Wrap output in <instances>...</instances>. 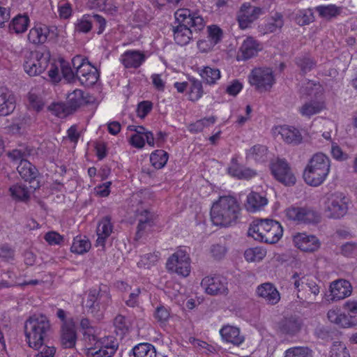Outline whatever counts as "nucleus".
<instances>
[{
    "mask_svg": "<svg viewBox=\"0 0 357 357\" xmlns=\"http://www.w3.org/2000/svg\"><path fill=\"white\" fill-rule=\"evenodd\" d=\"M51 331L48 318L43 314H33L24 324V332L29 346L40 351L34 357H54V347L43 346L44 341Z\"/></svg>",
    "mask_w": 357,
    "mask_h": 357,
    "instance_id": "obj_1",
    "label": "nucleus"
},
{
    "mask_svg": "<svg viewBox=\"0 0 357 357\" xmlns=\"http://www.w3.org/2000/svg\"><path fill=\"white\" fill-rule=\"evenodd\" d=\"M175 17L178 24L173 27L174 38L180 45L188 44L194 33H198L205 26L202 17L188 9L178 10L175 13Z\"/></svg>",
    "mask_w": 357,
    "mask_h": 357,
    "instance_id": "obj_2",
    "label": "nucleus"
},
{
    "mask_svg": "<svg viewBox=\"0 0 357 357\" xmlns=\"http://www.w3.org/2000/svg\"><path fill=\"white\" fill-rule=\"evenodd\" d=\"M240 211L239 204L234 197L231 196L220 197L211 208V221L218 226H231L236 223Z\"/></svg>",
    "mask_w": 357,
    "mask_h": 357,
    "instance_id": "obj_3",
    "label": "nucleus"
},
{
    "mask_svg": "<svg viewBox=\"0 0 357 357\" xmlns=\"http://www.w3.org/2000/svg\"><path fill=\"white\" fill-rule=\"evenodd\" d=\"M331 161L328 156L322 153L312 155L303 172L305 183L311 186H319L327 177L330 172Z\"/></svg>",
    "mask_w": 357,
    "mask_h": 357,
    "instance_id": "obj_4",
    "label": "nucleus"
},
{
    "mask_svg": "<svg viewBox=\"0 0 357 357\" xmlns=\"http://www.w3.org/2000/svg\"><path fill=\"white\" fill-rule=\"evenodd\" d=\"M35 149L29 146H20L19 149L8 152V156L13 161L20 160L17 170L26 181L33 182L38 175V171L26 158L35 153Z\"/></svg>",
    "mask_w": 357,
    "mask_h": 357,
    "instance_id": "obj_5",
    "label": "nucleus"
},
{
    "mask_svg": "<svg viewBox=\"0 0 357 357\" xmlns=\"http://www.w3.org/2000/svg\"><path fill=\"white\" fill-rule=\"evenodd\" d=\"M50 52L45 49L43 52H31L26 56L24 69L30 76L38 75L47 68L50 59Z\"/></svg>",
    "mask_w": 357,
    "mask_h": 357,
    "instance_id": "obj_6",
    "label": "nucleus"
},
{
    "mask_svg": "<svg viewBox=\"0 0 357 357\" xmlns=\"http://www.w3.org/2000/svg\"><path fill=\"white\" fill-rule=\"evenodd\" d=\"M190 258L185 250L178 249L167 259L166 268L169 272L187 277L190 273Z\"/></svg>",
    "mask_w": 357,
    "mask_h": 357,
    "instance_id": "obj_7",
    "label": "nucleus"
},
{
    "mask_svg": "<svg viewBox=\"0 0 357 357\" xmlns=\"http://www.w3.org/2000/svg\"><path fill=\"white\" fill-rule=\"evenodd\" d=\"M286 218L298 224H317L320 222L321 216L312 208L307 206H290L285 211Z\"/></svg>",
    "mask_w": 357,
    "mask_h": 357,
    "instance_id": "obj_8",
    "label": "nucleus"
},
{
    "mask_svg": "<svg viewBox=\"0 0 357 357\" xmlns=\"http://www.w3.org/2000/svg\"><path fill=\"white\" fill-rule=\"evenodd\" d=\"M119 347L117 340L112 337H104L95 343L94 347L87 349L86 355L91 357H112Z\"/></svg>",
    "mask_w": 357,
    "mask_h": 357,
    "instance_id": "obj_9",
    "label": "nucleus"
},
{
    "mask_svg": "<svg viewBox=\"0 0 357 357\" xmlns=\"http://www.w3.org/2000/svg\"><path fill=\"white\" fill-rule=\"evenodd\" d=\"M249 82L260 92L271 89L275 83L273 70L268 68H258L252 70Z\"/></svg>",
    "mask_w": 357,
    "mask_h": 357,
    "instance_id": "obj_10",
    "label": "nucleus"
},
{
    "mask_svg": "<svg viewBox=\"0 0 357 357\" xmlns=\"http://www.w3.org/2000/svg\"><path fill=\"white\" fill-rule=\"evenodd\" d=\"M271 171L274 178L286 186L293 185L296 183V177L288 162L283 159H278L271 165Z\"/></svg>",
    "mask_w": 357,
    "mask_h": 357,
    "instance_id": "obj_11",
    "label": "nucleus"
},
{
    "mask_svg": "<svg viewBox=\"0 0 357 357\" xmlns=\"http://www.w3.org/2000/svg\"><path fill=\"white\" fill-rule=\"evenodd\" d=\"M202 287L207 294L216 296L228 293L227 279L220 275L207 276L202 279Z\"/></svg>",
    "mask_w": 357,
    "mask_h": 357,
    "instance_id": "obj_12",
    "label": "nucleus"
},
{
    "mask_svg": "<svg viewBox=\"0 0 357 357\" xmlns=\"http://www.w3.org/2000/svg\"><path fill=\"white\" fill-rule=\"evenodd\" d=\"M263 13L261 8L252 6L250 3H243L237 15L240 28L245 29L249 27Z\"/></svg>",
    "mask_w": 357,
    "mask_h": 357,
    "instance_id": "obj_13",
    "label": "nucleus"
},
{
    "mask_svg": "<svg viewBox=\"0 0 357 357\" xmlns=\"http://www.w3.org/2000/svg\"><path fill=\"white\" fill-rule=\"evenodd\" d=\"M327 216L330 218L340 219L344 217L348 211V206L344 197L337 195H331L326 203Z\"/></svg>",
    "mask_w": 357,
    "mask_h": 357,
    "instance_id": "obj_14",
    "label": "nucleus"
},
{
    "mask_svg": "<svg viewBox=\"0 0 357 357\" xmlns=\"http://www.w3.org/2000/svg\"><path fill=\"white\" fill-rule=\"evenodd\" d=\"M293 241L296 247L306 252L317 251L321 245L317 236L305 233H298L294 236Z\"/></svg>",
    "mask_w": 357,
    "mask_h": 357,
    "instance_id": "obj_15",
    "label": "nucleus"
},
{
    "mask_svg": "<svg viewBox=\"0 0 357 357\" xmlns=\"http://www.w3.org/2000/svg\"><path fill=\"white\" fill-rule=\"evenodd\" d=\"M256 294L269 305H275L280 300L279 291L271 282H264L259 285L256 289Z\"/></svg>",
    "mask_w": 357,
    "mask_h": 357,
    "instance_id": "obj_16",
    "label": "nucleus"
},
{
    "mask_svg": "<svg viewBox=\"0 0 357 357\" xmlns=\"http://www.w3.org/2000/svg\"><path fill=\"white\" fill-rule=\"evenodd\" d=\"M76 77L80 84L86 87L93 86L99 78V73L98 70L90 63L84 65L82 69L78 70L76 73Z\"/></svg>",
    "mask_w": 357,
    "mask_h": 357,
    "instance_id": "obj_17",
    "label": "nucleus"
},
{
    "mask_svg": "<svg viewBox=\"0 0 357 357\" xmlns=\"http://www.w3.org/2000/svg\"><path fill=\"white\" fill-rule=\"evenodd\" d=\"M109 297L106 291H101L98 289H91L89 291L88 298L86 302V307L93 310H98L100 306H105L107 304Z\"/></svg>",
    "mask_w": 357,
    "mask_h": 357,
    "instance_id": "obj_18",
    "label": "nucleus"
},
{
    "mask_svg": "<svg viewBox=\"0 0 357 357\" xmlns=\"http://www.w3.org/2000/svg\"><path fill=\"white\" fill-rule=\"evenodd\" d=\"M303 322L300 317L291 316L284 317L278 323V328L282 333L294 335L298 333Z\"/></svg>",
    "mask_w": 357,
    "mask_h": 357,
    "instance_id": "obj_19",
    "label": "nucleus"
},
{
    "mask_svg": "<svg viewBox=\"0 0 357 357\" xmlns=\"http://www.w3.org/2000/svg\"><path fill=\"white\" fill-rule=\"evenodd\" d=\"M15 108V99L7 88H0V116L11 114Z\"/></svg>",
    "mask_w": 357,
    "mask_h": 357,
    "instance_id": "obj_20",
    "label": "nucleus"
},
{
    "mask_svg": "<svg viewBox=\"0 0 357 357\" xmlns=\"http://www.w3.org/2000/svg\"><path fill=\"white\" fill-rule=\"evenodd\" d=\"M77 333L73 322L64 323L61 326V344L65 349H72L75 346Z\"/></svg>",
    "mask_w": 357,
    "mask_h": 357,
    "instance_id": "obj_21",
    "label": "nucleus"
},
{
    "mask_svg": "<svg viewBox=\"0 0 357 357\" xmlns=\"http://www.w3.org/2000/svg\"><path fill=\"white\" fill-rule=\"evenodd\" d=\"M333 300H341L351 294V285L346 280H337L331 283L330 286Z\"/></svg>",
    "mask_w": 357,
    "mask_h": 357,
    "instance_id": "obj_22",
    "label": "nucleus"
},
{
    "mask_svg": "<svg viewBox=\"0 0 357 357\" xmlns=\"http://www.w3.org/2000/svg\"><path fill=\"white\" fill-rule=\"evenodd\" d=\"M260 50L259 43L253 38L248 37L240 47L238 59L248 60L255 56Z\"/></svg>",
    "mask_w": 357,
    "mask_h": 357,
    "instance_id": "obj_23",
    "label": "nucleus"
},
{
    "mask_svg": "<svg viewBox=\"0 0 357 357\" xmlns=\"http://www.w3.org/2000/svg\"><path fill=\"white\" fill-rule=\"evenodd\" d=\"M146 56L144 54L137 50L126 51L121 56V62L126 68H139L145 61Z\"/></svg>",
    "mask_w": 357,
    "mask_h": 357,
    "instance_id": "obj_24",
    "label": "nucleus"
},
{
    "mask_svg": "<svg viewBox=\"0 0 357 357\" xmlns=\"http://www.w3.org/2000/svg\"><path fill=\"white\" fill-rule=\"evenodd\" d=\"M220 333L222 339L227 342L238 346L244 341V337L240 334L239 328L226 326L221 328Z\"/></svg>",
    "mask_w": 357,
    "mask_h": 357,
    "instance_id": "obj_25",
    "label": "nucleus"
},
{
    "mask_svg": "<svg viewBox=\"0 0 357 357\" xmlns=\"http://www.w3.org/2000/svg\"><path fill=\"white\" fill-rule=\"evenodd\" d=\"M268 199L260 194L252 192L247 197L245 207L248 211L255 212L266 205Z\"/></svg>",
    "mask_w": 357,
    "mask_h": 357,
    "instance_id": "obj_26",
    "label": "nucleus"
},
{
    "mask_svg": "<svg viewBox=\"0 0 357 357\" xmlns=\"http://www.w3.org/2000/svg\"><path fill=\"white\" fill-rule=\"evenodd\" d=\"M89 102L86 98L84 96V92L80 89H75L70 93L67 96L66 105L71 111L76 110L84 104Z\"/></svg>",
    "mask_w": 357,
    "mask_h": 357,
    "instance_id": "obj_27",
    "label": "nucleus"
},
{
    "mask_svg": "<svg viewBox=\"0 0 357 357\" xmlns=\"http://www.w3.org/2000/svg\"><path fill=\"white\" fill-rule=\"evenodd\" d=\"M280 133L283 139L288 144H298L302 140L300 132L295 128L282 126L280 128Z\"/></svg>",
    "mask_w": 357,
    "mask_h": 357,
    "instance_id": "obj_28",
    "label": "nucleus"
},
{
    "mask_svg": "<svg viewBox=\"0 0 357 357\" xmlns=\"http://www.w3.org/2000/svg\"><path fill=\"white\" fill-rule=\"evenodd\" d=\"M48 33V29L46 26L33 27L29 31L28 40L33 44H43L47 40Z\"/></svg>",
    "mask_w": 357,
    "mask_h": 357,
    "instance_id": "obj_29",
    "label": "nucleus"
},
{
    "mask_svg": "<svg viewBox=\"0 0 357 357\" xmlns=\"http://www.w3.org/2000/svg\"><path fill=\"white\" fill-rule=\"evenodd\" d=\"M131 352L135 357H156V350L149 343L139 344L134 347Z\"/></svg>",
    "mask_w": 357,
    "mask_h": 357,
    "instance_id": "obj_30",
    "label": "nucleus"
},
{
    "mask_svg": "<svg viewBox=\"0 0 357 357\" xmlns=\"http://www.w3.org/2000/svg\"><path fill=\"white\" fill-rule=\"evenodd\" d=\"M267 233L260 220L254 221L250 225L248 232V236H252L255 240L264 243Z\"/></svg>",
    "mask_w": 357,
    "mask_h": 357,
    "instance_id": "obj_31",
    "label": "nucleus"
},
{
    "mask_svg": "<svg viewBox=\"0 0 357 357\" xmlns=\"http://www.w3.org/2000/svg\"><path fill=\"white\" fill-rule=\"evenodd\" d=\"M168 153L162 149H158L153 152L150 155L151 165L158 169H162L166 165L168 160Z\"/></svg>",
    "mask_w": 357,
    "mask_h": 357,
    "instance_id": "obj_32",
    "label": "nucleus"
},
{
    "mask_svg": "<svg viewBox=\"0 0 357 357\" xmlns=\"http://www.w3.org/2000/svg\"><path fill=\"white\" fill-rule=\"evenodd\" d=\"M10 192L13 198L22 202H27L30 198V192L28 187L22 184H16L10 188Z\"/></svg>",
    "mask_w": 357,
    "mask_h": 357,
    "instance_id": "obj_33",
    "label": "nucleus"
},
{
    "mask_svg": "<svg viewBox=\"0 0 357 357\" xmlns=\"http://www.w3.org/2000/svg\"><path fill=\"white\" fill-rule=\"evenodd\" d=\"M29 19L26 15H19L16 16L9 26L10 31H14L16 33H24L28 27Z\"/></svg>",
    "mask_w": 357,
    "mask_h": 357,
    "instance_id": "obj_34",
    "label": "nucleus"
},
{
    "mask_svg": "<svg viewBox=\"0 0 357 357\" xmlns=\"http://www.w3.org/2000/svg\"><path fill=\"white\" fill-rule=\"evenodd\" d=\"M283 25V15L280 13H275L271 16V21L265 24L264 33H273L280 29Z\"/></svg>",
    "mask_w": 357,
    "mask_h": 357,
    "instance_id": "obj_35",
    "label": "nucleus"
},
{
    "mask_svg": "<svg viewBox=\"0 0 357 357\" xmlns=\"http://www.w3.org/2000/svg\"><path fill=\"white\" fill-rule=\"evenodd\" d=\"M267 149L263 145H255L248 152L247 158L257 162H264L266 160Z\"/></svg>",
    "mask_w": 357,
    "mask_h": 357,
    "instance_id": "obj_36",
    "label": "nucleus"
},
{
    "mask_svg": "<svg viewBox=\"0 0 357 357\" xmlns=\"http://www.w3.org/2000/svg\"><path fill=\"white\" fill-rule=\"evenodd\" d=\"M200 75L207 84H213L220 78V72L218 68L206 66L201 70Z\"/></svg>",
    "mask_w": 357,
    "mask_h": 357,
    "instance_id": "obj_37",
    "label": "nucleus"
},
{
    "mask_svg": "<svg viewBox=\"0 0 357 357\" xmlns=\"http://www.w3.org/2000/svg\"><path fill=\"white\" fill-rule=\"evenodd\" d=\"M324 108L323 103L309 102L304 104L299 109L303 116H310L320 112Z\"/></svg>",
    "mask_w": 357,
    "mask_h": 357,
    "instance_id": "obj_38",
    "label": "nucleus"
},
{
    "mask_svg": "<svg viewBox=\"0 0 357 357\" xmlns=\"http://www.w3.org/2000/svg\"><path fill=\"white\" fill-rule=\"evenodd\" d=\"M282 233L283 229L281 225L276 221L275 223H273L272 228L266 234L265 243L271 244L277 243L281 238Z\"/></svg>",
    "mask_w": 357,
    "mask_h": 357,
    "instance_id": "obj_39",
    "label": "nucleus"
},
{
    "mask_svg": "<svg viewBox=\"0 0 357 357\" xmlns=\"http://www.w3.org/2000/svg\"><path fill=\"white\" fill-rule=\"evenodd\" d=\"M90 248L91 243L88 239H82L77 236L74 238L70 250L73 252L82 255L88 252Z\"/></svg>",
    "mask_w": 357,
    "mask_h": 357,
    "instance_id": "obj_40",
    "label": "nucleus"
},
{
    "mask_svg": "<svg viewBox=\"0 0 357 357\" xmlns=\"http://www.w3.org/2000/svg\"><path fill=\"white\" fill-rule=\"evenodd\" d=\"M314 20V16L311 9L301 10L296 14L295 21L300 26L309 24Z\"/></svg>",
    "mask_w": 357,
    "mask_h": 357,
    "instance_id": "obj_41",
    "label": "nucleus"
},
{
    "mask_svg": "<svg viewBox=\"0 0 357 357\" xmlns=\"http://www.w3.org/2000/svg\"><path fill=\"white\" fill-rule=\"evenodd\" d=\"M111 220L112 219L109 215L103 217L98 223L96 231L97 234L109 236L113 230V225Z\"/></svg>",
    "mask_w": 357,
    "mask_h": 357,
    "instance_id": "obj_42",
    "label": "nucleus"
},
{
    "mask_svg": "<svg viewBox=\"0 0 357 357\" xmlns=\"http://www.w3.org/2000/svg\"><path fill=\"white\" fill-rule=\"evenodd\" d=\"M284 357H312V351L305 347H295L287 349Z\"/></svg>",
    "mask_w": 357,
    "mask_h": 357,
    "instance_id": "obj_43",
    "label": "nucleus"
},
{
    "mask_svg": "<svg viewBox=\"0 0 357 357\" xmlns=\"http://www.w3.org/2000/svg\"><path fill=\"white\" fill-rule=\"evenodd\" d=\"M27 98L29 108H31L37 112L40 111L43 108L44 102L42 98L36 93H35L33 90H31L29 92Z\"/></svg>",
    "mask_w": 357,
    "mask_h": 357,
    "instance_id": "obj_44",
    "label": "nucleus"
},
{
    "mask_svg": "<svg viewBox=\"0 0 357 357\" xmlns=\"http://www.w3.org/2000/svg\"><path fill=\"white\" fill-rule=\"evenodd\" d=\"M266 251L259 248H250L245 251L244 256L248 261L261 260L266 256Z\"/></svg>",
    "mask_w": 357,
    "mask_h": 357,
    "instance_id": "obj_45",
    "label": "nucleus"
},
{
    "mask_svg": "<svg viewBox=\"0 0 357 357\" xmlns=\"http://www.w3.org/2000/svg\"><path fill=\"white\" fill-rule=\"evenodd\" d=\"M296 63L303 73L310 71L316 65L315 61L307 56L296 58Z\"/></svg>",
    "mask_w": 357,
    "mask_h": 357,
    "instance_id": "obj_46",
    "label": "nucleus"
},
{
    "mask_svg": "<svg viewBox=\"0 0 357 357\" xmlns=\"http://www.w3.org/2000/svg\"><path fill=\"white\" fill-rule=\"evenodd\" d=\"M159 257V252L146 254L142 257L140 261L137 263L138 266L149 268L156 264Z\"/></svg>",
    "mask_w": 357,
    "mask_h": 357,
    "instance_id": "obj_47",
    "label": "nucleus"
},
{
    "mask_svg": "<svg viewBox=\"0 0 357 357\" xmlns=\"http://www.w3.org/2000/svg\"><path fill=\"white\" fill-rule=\"evenodd\" d=\"M191 86L190 88L189 97L192 101L197 100L199 99L203 93L202 84L199 80L192 79H190Z\"/></svg>",
    "mask_w": 357,
    "mask_h": 357,
    "instance_id": "obj_48",
    "label": "nucleus"
},
{
    "mask_svg": "<svg viewBox=\"0 0 357 357\" xmlns=\"http://www.w3.org/2000/svg\"><path fill=\"white\" fill-rule=\"evenodd\" d=\"M329 357H350V354L343 343L334 342L331 347Z\"/></svg>",
    "mask_w": 357,
    "mask_h": 357,
    "instance_id": "obj_49",
    "label": "nucleus"
},
{
    "mask_svg": "<svg viewBox=\"0 0 357 357\" xmlns=\"http://www.w3.org/2000/svg\"><path fill=\"white\" fill-rule=\"evenodd\" d=\"M215 121V119L214 116L200 119L194 123H191L189 126V130L191 132H201L204 128V127L208 126L209 124H213Z\"/></svg>",
    "mask_w": 357,
    "mask_h": 357,
    "instance_id": "obj_50",
    "label": "nucleus"
},
{
    "mask_svg": "<svg viewBox=\"0 0 357 357\" xmlns=\"http://www.w3.org/2000/svg\"><path fill=\"white\" fill-rule=\"evenodd\" d=\"M91 15H84L80 20H77L75 24V30L78 32L88 33L92 28Z\"/></svg>",
    "mask_w": 357,
    "mask_h": 357,
    "instance_id": "obj_51",
    "label": "nucleus"
},
{
    "mask_svg": "<svg viewBox=\"0 0 357 357\" xmlns=\"http://www.w3.org/2000/svg\"><path fill=\"white\" fill-rule=\"evenodd\" d=\"M61 70L63 77L69 83H73L77 78L76 77V73H74L71 67L64 61L61 63Z\"/></svg>",
    "mask_w": 357,
    "mask_h": 357,
    "instance_id": "obj_52",
    "label": "nucleus"
},
{
    "mask_svg": "<svg viewBox=\"0 0 357 357\" xmlns=\"http://www.w3.org/2000/svg\"><path fill=\"white\" fill-rule=\"evenodd\" d=\"M114 325L116 328V333H119L117 330L119 331L120 335H124L128 331V322L126 321V317L121 314L117 315L115 317L114 320Z\"/></svg>",
    "mask_w": 357,
    "mask_h": 357,
    "instance_id": "obj_53",
    "label": "nucleus"
},
{
    "mask_svg": "<svg viewBox=\"0 0 357 357\" xmlns=\"http://www.w3.org/2000/svg\"><path fill=\"white\" fill-rule=\"evenodd\" d=\"M153 103L148 100H144L138 103L137 114L141 119H144L152 109Z\"/></svg>",
    "mask_w": 357,
    "mask_h": 357,
    "instance_id": "obj_54",
    "label": "nucleus"
},
{
    "mask_svg": "<svg viewBox=\"0 0 357 357\" xmlns=\"http://www.w3.org/2000/svg\"><path fill=\"white\" fill-rule=\"evenodd\" d=\"M316 9L319 15L324 17H331L335 16L338 13L337 8L334 5H329L327 6H317Z\"/></svg>",
    "mask_w": 357,
    "mask_h": 357,
    "instance_id": "obj_55",
    "label": "nucleus"
},
{
    "mask_svg": "<svg viewBox=\"0 0 357 357\" xmlns=\"http://www.w3.org/2000/svg\"><path fill=\"white\" fill-rule=\"evenodd\" d=\"M222 31L217 26L208 27V37L211 38V43L213 45L218 43L222 38Z\"/></svg>",
    "mask_w": 357,
    "mask_h": 357,
    "instance_id": "obj_56",
    "label": "nucleus"
},
{
    "mask_svg": "<svg viewBox=\"0 0 357 357\" xmlns=\"http://www.w3.org/2000/svg\"><path fill=\"white\" fill-rule=\"evenodd\" d=\"M48 109L58 116H65L66 113H69L70 111L68 105L66 106L61 103H52L49 106Z\"/></svg>",
    "mask_w": 357,
    "mask_h": 357,
    "instance_id": "obj_57",
    "label": "nucleus"
},
{
    "mask_svg": "<svg viewBox=\"0 0 357 357\" xmlns=\"http://www.w3.org/2000/svg\"><path fill=\"white\" fill-rule=\"evenodd\" d=\"M44 238L51 245H59L63 240L62 236L53 231L46 233Z\"/></svg>",
    "mask_w": 357,
    "mask_h": 357,
    "instance_id": "obj_58",
    "label": "nucleus"
},
{
    "mask_svg": "<svg viewBox=\"0 0 357 357\" xmlns=\"http://www.w3.org/2000/svg\"><path fill=\"white\" fill-rule=\"evenodd\" d=\"M316 336L321 340L329 341L331 340L333 332L324 326L317 327L314 331Z\"/></svg>",
    "mask_w": 357,
    "mask_h": 357,
    "instance_id": "obj_59",
    "label": "nucleus"
},
{
    "mask_svg": "<svg viewBox=\"0 0 357 357\" xmlns=\"http://www.w3.org/2000/svg\"><path fill=\"white\" fill-rule=\"evenodd\" d=\"M89 63L90 62L86 57H84L81 55H77L72 59L73 67L76 70V73H78V70H79L80 68L82 69L84 65H86Z\"/></svg>",
    "mask_w": 357,
    "mask_h": 357,
    "instance_id": "obj_60",
    "label": "nucleus"
},
{
    "mask_svg": "<svg viewBox=\"0 0 357 357\" xmlns=\"http://www.w3.org/2000/svg\"><path fill=\"white\" fill-rule=\"evenodd\" d=\"M342 253L347 257H351L357 254V244L347 243L342 246Z\"/></svg>",
    "mask_w": 357,
    "mask_h": 357,
    "instance_id": "obj_61",
    "label": "nucleus"
},
{
    "mask_svg": "<svg viewBox=\"0 0 357 357\" xmlns=\"http://www.w3.org/2000/svg\"><path fill=\"white\" fill-rule=\"evenodd\" d=\"M337 324L341 327L347 328L354 326L356 323L352 320V316L351 314L347 315L345 314H340Z\"/></svg>",
    "mask_w": 357,
    "mask_h": 357,
    "instance_id": "obj_62",
    "label": "nucleus"
},
{
    "mask_svg": "<svg viewBox=\"0 0 357 357\" xmlns=\"http://www.w3.org/2000/svg\"><path fill=\"white\" fill-rule=\"evenodd\" d=\"M92 24L98 27V33L100 34L105 30L106 20L104 17L99 15H91Z\"/></svg>",
    "mask_w": 357,
    "mask_h": 357,
    "instance_id": "obj_63",
    "label": "nucleus"
},
{
    "mask_svg": "<svg viewBox=\"0 0 357 357\" xmlns=\"http://www.w3.org/2000/svg\"><path fill=\"white\" fill-rule=\"evenodd\" d=\"M242 84L237 79L233 82L227 87L226 92L230 96H236L242 89Z\"/></svg>",
    "mask_w": 357,
    "mask_h": 357,
    "instance_id": "obj_64",
    "label": "nucleus"
}]
</instances>
